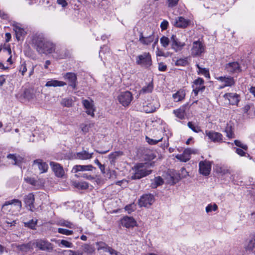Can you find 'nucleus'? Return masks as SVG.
<instances>
[{"instance_id": "nucleus-24", "label": "nucleus", "mask_w": 255, "mask_h": 255, "mask_svg": "<svg viewBox=\"0 0 255 255\" xmlns=\"http://www.w3.org/2000/svg\"><path fill=\"white\" fill-rule=\"evenodd\" d=\"M192 153L191 149H186L182 154H178L176 158L182 162H186L190 159V155Z\"/></svg>"}, {"instance_id": "nucleus-34", "label": "nucleus", "mask_w": 255, "mask_h": 255, "mask_svg": "<svg viewBox=\"0 0 255 255\" xmlns=\"http://www.w3.org/2000/svg\"><path fill=\"white\" fill-rule=\"evenodd\" d=\"M224 131L226 133V136L229 138L234 137V133L232 131V127L228 123H227V126L224 129Z\"/></svg>"}, {"instance_id": "nucleus-22", "label": "nucleus", "mask_w": 255, "mask_h": 255, "mask_svg": "<svg viewBox=\"0 0 255 255\" xmlns=\"http://www.w3.org/2000/svg\"><path fill=\"white\" fill-rule=\"evenodd\" d=\"M121 224L127 228H133L136 226V222L132 217H125L121 221Z\"/></svg>"}, {"instance_id": "nucleus-10", "label": "nucleus", "mask_w": 255, "mask_h": 255, "mask_svg": "<svg viewBox=\"0 0 255 255\" xmlns=\"http://www.w3.org/2000/svg\"><path fill=\"white\" fill-rule=\"evenodd\" d=\"M188 175V173L184 168H182L178 175L175 176L174 174L170 175L167 177V182L169 184H174L178 182L180 179L185 178Z\"/></svg>"}, {"instance_id": "nucleus-49", "label": "nucleus", "mask_w": 255, "mask_h": 255, "mask_svg": "<svg viewBox=\"0 0 255 255\" xmlns=\"http://www.w3.org/2000/svg\"><path fill=\"white\" fill-rule=\"evenodd\" d=\"M58 232L60 234L65 235L67 236L72 235L73 233V231L68 230L63 228H58Z\"/></svg>"}, {"instance_id": "nucleus-27", "label": "nucleus", "mask_w": 255, "mask_h": 255, "mask_svg": "<svg viewBox=\"0 0 255 255\" xmlns=\"http://www.w3.org/2000/svg\"><path fill=\"white\" fill-rule=\"evenodd\" d=\"M66 85V83L63 81H58L55 79H51L47 81L45 84L46 87H63Z\"/></svg>"}, {"instance_id": "nucleus-26", "label": "nucleus", "mask_w": 255, "mask_h": 255, "mask_svg": "<svg viewBox=\"0 0 255 255\" xmlns=\"http://www.w3.org/2000/svg\"><path fill=\"white\" fill-rule=\"evenodd\" d=\"M93 168L94 167L92 165H76L73 167L72 171L74 173H76L79 171H92Z\"/></svg>"}, {"instance_id": "nucleus-17", "label": "nucleus", "mask_w": 255, "mask_h": 255, "mask_svg": "<svg viewBox=\"0 0 255 255\" xmlns=\"http://www.w3.org/2000/svg\"><path fill=\"white\" fill-rule=\"evenodd\" d=\"M7 206H10V210L13 209L14 210L19 211L21 208V202L17 199L6 201L2 206V209H4Z\"/></svg>"}, {"instance_id": "nucleus-11", "label": "nucleus", "mask_w": 255, "mask_h": 255, "mask_svg": "<svg viewBox=\"0 0 255 255\" xmlns=\"http://www.w3.org/2000/svg\"><path fill=\"white\" fill-rule=\"evenodd\" d=\"M211 162L209 161H200L199 164L200 173L204 176L208 175L211 170Z\"/></svg>"}, {"instance_id": "nucleus-32", "label": "nucleus", "mask_w": 255, "mask_h": 255, "mask_svg": "<svg viewBox=\"0 0 255 255\" xmlns=\"http://www.w3.org/2000/svg\"><path fill=\"white\" fill-rule=\"evenodd\" d=\"M246 249L249 251H255V235L252 236L249 239Z\"/></svg>"}, {"instance_id": "nucleus-20", "label": "nucleus", "mask_w": 255, "mask_h": 255, "mask_svg": "<svg viewBox=\"0 0 255 255\" xmlns=\"http://www.w3.org/2000/svg\"><path fill=\"white\" fill-rule=\"evenodd\" d=\"M154 40V34L153 31H151L150 35L144 36L142 33H140L139 37V41L143 45H148L151 43Z\"/></svg>"}, {"instance_id": "nucleus-38", "label": "nucleus", "mask_w": 255, "mask_h": 255, "mask_svg": "<svg viewBox=\"0 0 255 255\" xmlns=\"http://www.w3.org/2000/svg\"><path fill=\"white\" fill-rule=\"evenodd\" d=\"M153 90V85L151 83H149L146 86L144 87L140 90V94H144L150 93Z\"/></svg>"}, {"instance_id": "nucleus-30", "label": "nucleus", "mask_w": 255, "mask_h": 255, "mask_svg": "<svg viewBox=\"0 0 255 255\" xmlns=\"http://www.w3.org/2000/svg\"><path fill=\"white\" fill-rule=\"evenodd\" d=\"M34 201V195L32 194H29L25 196L24 198V201L26 206L29 207V210L32 211L33 208V203Z\"/></svg>"}, {"instance_id": "nucleus-15", "label": "nucleus", "mask_w": 255, "mask_h": 255, "mask_svg": "<svg viewBox=\"0 0 255 255\" xmlns=\"http://www.w3.org/2000/svg\"><path fill=\"white\" fill-rule=\"evenodd\" d=\"M36 247L42 251L52 250L53 246L49 242L44 240H37L34 243Z\"/></svg>"}, {"instance_id": "nucleus-37", "label": "nucleus", "mask_w": 255, "mask_h": 255, "mask_svg": "<svg viewBox=\"0 0 255 255\" xmlns=\"http://www.w3.org/2000/svg\"><path fill=\"white\" fill-rule=\"evenodd\" d=\"M94 124L93 123H89L87 124H82L81 125V128L82 131L86 133L89 131L90 129L94 127Z\"/></svg>"}, {"instance_id": "nucleus-47", "label": "nucleus", "mask_w": 255, "mask_h": 255, "mask_svg": "<svg viewBox=\"0 0 255 255\" xmlns=\"http://www.w3.org/2000/svg\"><path fill=\"white\" fill-rule=\"evenodd\" d=\"M193 92L194 93L195 96H197L199 92H202L205 89V86L193 85Z\"/></svg>"}, {"instance_id": "nucleus-44", "label": "nucleus", "mask_w": 255, "mask_h": 255, "mask_svg": "<svg viewBox=\"0 0 255 255\" xmlns=\"http://www.w3.org/2000/svg\"><path fill=\"white\" fill-rule=\"evenodd\" d=\"M187 126L190 129L195 132L198 133L201 131L199 126L195 125L191 122L188 123Z\"/></svg>"}, {"instance_id": "nucleus-57", "label": "nucleus", "mask_w": 255, "mask_h": 255, "mask_svg": "<svg viewBox=\"0 0 255 255\" xmlns=\"http://www.w3.org/2000/svg\"><path fill=\"white\" fill-rule=\"evenodd\" d=\"M168 2V6L169 7H173L175 6L179 1V0H167Z\"/></svg>"}, {"instance_id": "nucleus-8", "label": "nucleus", "mask_w": 255, "mask_h": 255, "mask_svg": "<svg viewBox=\"0 0 255 255\" xmlns=\"http://www.w3.org/2000/svg\"><path fill=\"white\" fill-rule=\"evenodd\" d=\"M132 96L129 91L121 92L118 97L119 102L123 106H128L132 100Z\"/></svg>"}, {"instance_id": "nucleus-21", "label": "nucleus", "mask_w": 255, "mask_h": 255, "mask_svg": "<svg viewBox=\"0 0 255 255\" xmlns=\"http://www.w3.org/2000/svg\"><path fill=\"white\" fill-rule=\"evenodd\" d=\"M190 23V21L189 19H185L182 16H179L175 19L173 24L177 27L185 28L189 25Z\"/></svg>"}, {"instance_id": "nucleus-40", "label": "nucleus", "mask_w": 255, "mask_h": 255, "mask_svg": "<svg viewBox=\"0 0 255 255\" xmlns=\"http://www.w3.org/2000/svg\"><path fill=\"white\" fill-rule=\"evenodd\" d=\"M173 113L175 114L176 116L180 119H183L185 117V111L183 109H179L176 110H174Z\"/></svg>"}, {"instance_id": "nucleus-13", "label": "nucleus", "mask_w": 255, "mask_h": 255, "mask_svg": "<svg viewBox=\"0 0 255 255\" xmlns=\"http://www.w3.org/2000/svg\"><path fill=\"white\" fill-rule=\"evenodd\" d=\"M50 165L56 177L63 178L65 176V173L64 170L60 164L54 162H51Z\"/></svg>"}, {"instance_id": "nucleus-62", "label": "nucleus", "mask_w": 255, "mask_h": 255, "mask_svg": "<svg viewBox=\"0 0 255 255\" xmlns=\"http://www.w3.org/2000/svg\"><path fill=\"white\" fill-rule=\"evenodd\" d=\"M168 25V22L166 20H163L160 24L161 28L162 30H165L167 29Z\"/></svg>"}, {"instance_id": "nucleus-50", "label": "nucleus", "mask_w": 255, "mask_h": 255, "mask_svg": "<svg viewBox=\"0 0 255 255\" xmlns=\"http://www.w3.org/2000/svg\"><path fill=\"white\" fill-rule=\"evenodd\" d=\"M96 245L98 247V248H97L98 250H104V251H105V250H107V248L109 247L106 244H105V243H103V242L97 243Z\"/></svg>"}, {"instance_id": "nucleus-4", "label": "nucleus", "mask_w": 255, "mask_h": 255, "mask_svg": "<svg viewBox=\"0 0 255 255\" xmlns=\"http://www.w3.org/2000/svg\"><path fill=\"white\" fill-rule=\"evenodd\" d=\"M185 40L183 41L175 35H172L170 37L171 48L176 52L181 51L186 46V41L187 38H185Z\"/></svg>"}, {"instance_id": "nucleus-46", "label": "nucleus", "mask_w": 255, "mask_h": 255, "mask_svg": "<svg viewBox=\"0 0 255 255\" xmlns=\"http://www.w3.org/2000/svg\"><path fill=\"white\" fill-rule=\"evenodd\" d=\"M75 186L80 189H86L88 188L89 185L88 183L86 182H81L76 183Z\"/></svg>"}, {"instance_id": "nucleus-39", "label": "nucleus", "mask_w": 255, "mask_h": 255, "mask_svg": "<svg viewBox=\"0 0 255 255\" xmlns=\"http://www.w3.org/2000/svg\"><path fill=\"white\" fill-rule=\"evenodd\" d=\"M122 152L121 151H116L109 155V158L111 160V162H114L115 160L120 156L122 155Z\"/></svg>"}, {"instance_id": "nucleus-42", "label": "nucleus", "mask_w": 255, "mask_h": 255, "mask_svg": "<svg viewBox=\"0 0 255 255\" xmlns=\"http://www.w3.org/2000/svg\"><path fill=\"white\" fill-rule=\"evenodd\" d=\"M160 41L162 46L164 48H166L169 44L170 39L168 38L167 37L163 36L160 38Z\"/></svg>"}, {"instance_id": "nucleus-29", "label": "nucleus", "mask_w": 255, "mask_h": 255, "mask_svg": "<svg viewBox=\"0 0 255 255\" xmlns=\"http://www.w3.org/2000/svg\"><path fill=\"white\" fill-rule=\"evenodd\" d=\"M7 157L8 159H11V163L14 165L19 166L23 162V158L19 155H15V154H9L7 155Z\"/></svg>"}, {"instance_id": "nucleus-36", "label": "nucleus", "mask_w": 255, "mask_h": 255, "mask_svg": "<svg viewBox=\"0 0 255 255\" xmlns=\"http://www.w3.org/2000/svg\"><path fill=\"white\" fill-rule=\"evenodd\" d=\"M216 171L217 173L223 175L230 173V170L227 167L222 166H217L216 168Z\"/></svg>"}, {"instance_id": "nucleus-43", "label": "nucleus", "mask_w": 255, "mask_h": 255, "mask_svg": "<svg viewBox=\"0 0 255 255\" xmlns=\"http://www.w3.org/2000/svg\"><path fill=\"white\" fill-rule=\"evenodd\" d=\"M17 248L19 250L24 252H28V251L30 250L31 248L29 244L18 245L17 246Z\"/></svg>"}, {"instance_id": "nucleus-18", "label": "nucleus", "mask_w": 255, "mask_h": 255, "mask_svg": "<svg viewBox=\"0 0 255 255\" xmlns=\"http://www.w3.org/2000/svg\"><path fill=\"white\" fill-rule=\"evenodd\" d=\"M206 134L209 139L214 142L222 141L223 135L221 133L214 131H206Z\"/></svg>"}, {"instance_id": "nucleus-9", "label": "nucleus", "mask_w": 255, "mask_h": 255, "mask_svg": "<svg viewBox=\"0 0 255 255\" xmlns=\"http://www.w3.org/2000/svg\"><path fill=\"white\" fill-rule=\"evenodd\" d=\"M82 103L87 114L91 116L92 117H94V112L96 109L93 101L91 99H83Z\"/></svg>"}, {"instance_id": "nucleus-52", "label": "nucleus", "mask_w": 255, "mask_h": 255, "mask_svg": "<svg viewBox=\"0 0 255 255\" xmlns=\"http://www.w3.org/2000/svg\"><path fill=\"white\" fill-rule=\"evenodd\" d=\"M59 225L60 226H65L69 228H74V225L72 223L67 221L60 222L59 223Z\"/></svg>"}, {"instance_id": "nucleus-58", "label": "nucleus", "mask_w": 255, "mask_h": 255, "mask_svg": "<svg viewBox=\"0 0 255 255\" xmlns=\"http://www.w3.org/2000/svg\"><path fill=\"white\" fill-rule=\"evenodd\" d=\"M60 244L64 247L66 248H72V244L67 241L62 240L61 241Z\"/></svg>"}, {"instance_id": "nucleus-7", "label": "nucleus", "mask_w": 255, "mask_h": 255, "mask_svg": "<svg viewBox=\"0 0 255 255\" xmlns=\"http://www.w3.org/2000/svg\"><path fill=\"white\" fill-rule=\"evenodd\" d=\"M216 79L222 83L219 87V89H222L226 87H232L235 85L236 81L234 78L231 76H220Z\"/></svg>"}, {"instance_id": "nucleus-14", "label": "nucleus", "mask_w": 255, "mask_h": 255, "mask_svg": "<svg viewBox=\"0 0 255 255\" xmlns=\"http://www.w3.org/2000/svg\"><path fill=\"white\" fill-rule=\"evenodd\" d=\"M225 70L228 73L231 74L239 73L241 71L240 64L237 62H230L226 64Z\"/></svg>"}, {"instance_id": "nucleus-55", "label": "nucleus", "mask_w": 255, "mask_h": 255, "mask_svg": "<svg viewBox=\"0 0 255 255\" xmlns=\"http://www.w3.org/2000/svg\"><path fill=\"white\" fill-rule=\"evenodd\" d=\"M146 139L147 141V142L150 144H155L157 143L158 142L161 141L162 140V138H160L158 139H151L148 137H146Z\"/></svg>"}, {"instance_id": "nucleus-61", "label": "nucleus", "mask_w": 255, "mask_h": 255, "mask_svg": "<svg viewBox=\"0 0 255 255\" xmlns=\"http://www.w3.org/2000/svg\"><path fill=\"white\" fill-rule=\"evenodd\" d=\"M236 149V153L241 156H245L246 152L244 149L240 148H235Z\"/></svg>"}, {"instance_id": "nucleus-1", "label": "nucleus", "mask_w": 255, "mask_h": 255, "mask_svg": "<svg viewBox=\"0 0 255 255\" xmlns=\"http://www.w3.org/2000/svg\"><path fill=\"white\" fill-rule=\"evenodd\" d=\"M32 44L39 54H48L55 50V45L40 35H35L33 36Z\"/></svg>"}, {"instance_id": "nucleus-59", "label": "nucleus", "mask_w": 255, "mask_h": 255, "mask_svg": "<svg viewBox=\"0 0 255 255\" xmlns=\"http://www.w3.org/2000/svg\"><path fill=\"white\" fill-rule=\"evenodd\" d=\"M204 81L202 79L199 78L194 82V86H203Z\"/></svg>"}, {"instance_id": "nucleus-64", "label": "nucleus", "mask_w": 255, "mask_h": 255, "mask_svg": "<svg viewBox=\"0 0 255 255\" xmlns=\"http://www.w3.org/2000/svg\"><path fill=\"white\" fill-rule=\"evenodd\" d=\"M167 68L166 65H164L163 63H160L158 64V69L161 71H164Z\"/></svg>"}, {"instance_id": "nucleus-23", "label": "nucleus", "mask_w": 255, "mask_h": 255, "mask_svg": "<svg viewBox=\"0 0 255 255\" xmlns=\"http://www.w3.org/2000/svg\"><path fill=\"white\" fill-rule=\"evenodd\" d=\"M32 166L35 168H37L41 173L46 172L48 168V165L40 159L35 160Z\"/></svg>"}, {"instance_id": "nucleus-12", "label": "nucleus", "mask_w": 255, "mask_h": 255, "mask_svg": "<svg viewBox=\"0 0 255 255\" xmlns=\"http://www.w3.org/2000/svg\"><path fill=\"white\" fill-rule=\"evenodd\" d=\"M154 201L152 195L145 194L142 196L139 200L138 204L140 207H148L152 204Z\"/></svg>"}, {"instance_id": "nucleus-5", "label": "nucleus", "mask_w": 255, "mask_h": 255, "mask_svg": "<svg viewBox=\"0 0 255 255\" xmlns=\"http://www.w3.org/2000/svg\"><path fill=\"white\" fill-rule=\"evenodd\" d=\"M160 107V104L157 99H152L147 100L143 105V111L146 113L154 112Z\"/></svg>"}, {"instance_id": "nucleus-6", "label": "nucleus", "mask_w": 255, "mask_h": 255, "mask_svg": "<svg viewBox=\"0 0 255 255\" xmlns=\"http://www.w3.org/2000/svg\"><path fill=\"white\" fill-rule=\"evenodd\" d=\"M205 51V46L199 40L193 42L191 49V54L193 57L200 56Z\"/></svg>"}, {"instance_id": "nucleus-45", "label": "nucleus", "mask_w": 255, "mask_h": 255, "mask_svg": "<svg viewBox=\"0 0 255 255\" xmlns=\"http://www.w3.org/2000/svg\"><path fill=\"white\" fill-rule=\"evenodd\" d=\"M61 103L65 107H70L72 106L73 102L71 99H64L62 100Z\"/></svg>"}, {"instance_id": "nucleus-41", "label": "nucleus", "mask_w": 255, "mask_h": 255, "mask_svg": "<svg viewBox=\"0 0 255 255\" xmlns=\"http://www.w3.org/2000/svg\"><path fill=\"white\" fill-rule=\"evenodd\" d=\"M83 251L88 254H92L95 252V249L92 246L86 244L83 246Z\"/></svg>"}, {"instance_id": "nucleus-33", "label": "nucleus", "mask_w": 255, "mask_h": 255, "mask_svg": "<svg viewBox=\"0 0 255 255\" xmlns=\"http://www.w3.org/2000/svg\"><path fill=\"white\" fill-rule=\"evenodd\" d=\"M163 182V180L161 177H156L151 181V187L152 188H156L158 186L162 185Z\"/></svg>"}, {"instance_id": "nucleus-54", "label": "nucleus", "mask_w": 255, "mask_h": 255, "mask_svg": "<svg viewBox=\"0 0 255 255\" xmlns=\"http://www.w3.org/2000/svg\"><path fill=\"white\" fill-rule=\"evenodd\" d=\"M235 144L238 147L244 149L245 150H247L248 149V146L247 145L243 144L242 142L238 140H234Z\"/></svg>"}, {"instance_id": "nucleus-16", "label": "nucleus", "mask_w": 255, "mask_h": 255, "mask_svg": "<svg viewBox=\"0 0 255 255\" xmlns=\"http://www.w3.org/2000/svg\"><path fill=\"white\" fill-rule=\"evenodd\" d=\"M225 99L228 100L229 103L232 105H238L240 101V96L237 93H229L224 95Z\"/></svg>"}, {"instance_id": "nucleus-35", "label": "nucleus", "mask_w": 255, "mask_h": 255, "mask_svg": "<svg viewBox=\"0 0 255 255\" xmlns=\"http://www.w3.org/2000/svg\"><path fill=\"white\" fill-rule=\"evenodd\" d=\"M196 66L199 70L197 72L198 74L203 75L206 77H210L209 72L207 69L201 67L198 64H196Z\"/></svg>"}, {"instance_id": "nucleus-28", "label": "nucleus", "mask_w": 255, "mask_h": 255, "mask_svg": "<svg viewBox=\"0 0 255 255\" xmlns=\"http://www.w3.org/2000/svg\"><path fill=\"white\" fill-rule=\"evenodd\" d=\"M13 30L15 31L16 38L18 40H20L26 34L24 29L18 25H14Z\"/></svg>"}, {"instance_id": "nucleus-51", "label": "nucleus", "mask_w": 255, "mask_h": 255, "mask_svg": "<svg viewBox=\"0 0 255 255\" xmlns=\"http://www.w3.org/2000/svg\"><path fill=\"white\" fill-rule=\"evenodd\" d=\"M218 206L216 204H214L213 205L209 204L206 208V211L208 213L211 212L212 211H215L217 210Z\"/></svg>"}, {"instance_id": "nucleus-19", "label": "nucleus", "mask_w": 255, "mask_h": 255, "mask_svg": "<svg viewBox=\"0 0 255 255\" xmlns=\"http://www.w3.org/2000/svg\"><path fill=\"white\" fill-rule=\"evenodd\" d=\"M65 80L68 81L69 86L75 89L77 86V76L74 73L68 72L63 76Z\"/></svg>"}, {"instance_id": "nucleus-31", "label": "nucleus", "mask_w": 255, "mask_h": 255, "mask_svg": "<svg viewBox=\"0 0 255 255\" xmlns=\"http://www.w3.org/2000/svg\"><path fill=\"white\" fill-rule=\"evenodd\" d=\"M185 93L183 90H179L176 93L173 94L172 98L176 102L182 101L184 99Z\"/></svg>"}, {"instance_id": "nucleus-60", "label": "nucleus", "mask_w": 255, "mask_h": 255, "mask_svg": "<svg viewBox=\"0 0 255 255\" xmlns=\"http://www.w3.org/2000/svg\"><path fill=\"white\" fill-rule=\"evenodd\" d=\"M105 252L109 253L111 255H118V252L109 246Z\"/></svg>"}, {"instance_id": "nucleus-53", "label": "nucleus", "mask_w": 255, "mask_h": 255, "mask_svg": "<svg viewBox=\"0 0 255 255\" xmlns=\"http://www.w3.org/2000/svg\"><path fill=\"white\" fill-rule=\"evenodd\" d=\"M37 221H34L33 219L30 220L29 222H25L24 225L25 227H29L31 229H34L35 227Z\"/></svg>"}, {"instance_id": "nucleus-3", "label": "nucleus", "mask_w": 255, "mask_h": 255, "mask_svg": "<svg viewBox=\"0 0 255 255\" xmlns=\"http://www.w3.org/2000/svg\"><path fill=\"white\" fill-rule=\"evenodd\" d=\"M136 64L141 67L147 68L152 65V58L149 52H143L136 57Z\"/></svg>"}, {"instance_id": "nucleus-2", "label": "nucleus", "mask_w": 255, "mask_h": 255, "mask_svg": "<svg viewBox=\"0 0 255 255\" xmlns=\"http://www.w3.org/2000/svg\"><path fill=\"white\" fill-rule=\"evenodd\" d=\"M149 164L147 163H140L132 168V179H139L151 173V170L147 169Z\"/></svg>"}, {"instance_id": "nucleus-56", "label": "nucleus", "mask_w": 255, "mask_h": 255, "mask_svg": "<svg viewBox=\"0 0 255 255\" xmlns=\"http://www.w3.org/2000/svg\"><path fill=\"white\" fill-rule=\"evenodd\" d=\"M26 71V64L24 62L21 64L19 67V72L21 73L22 75H24Z\"/></svg>"}, {"instance_id": "nucleus-63", "label": "nucleus", "mask_w": 255, "mask_h": 255, "mask_svg": "<svg viewBox=\"0 0 255 255\" xmlns=\"http://www.w3.org/2000/svg\"><path fill=\"white\" fill-rule=\"evenodd\" d=\"M156 55L157 56L166 57L164 52L158 48H157V50L156 51Z\"/></svg>"}, {"instance_id": "nucleus-25", "label": "nucleus", "mask_w": 255, "mask_h": 255, "mask_svg": "<svg viewBox=\"0 0 255 255\" xmlns=\"http://www.w3.org/2000/svg\"><path fill=\"white\" fill-rule=\"evenodd\" d=\"M93 153H89L86 150L77 152L75 155L76 158L79 160H88L93 157Z\"/></svg>"}, {"instance_id": "nucleus-48", "label": "nucleus", "mask_w": 255, "mask_h": 255, "mask_svg": "<svg viewBox=\"0 0 255 255\" xmlns=\"http://www.w3.org/2000/svg\"><path fill=\"white\" fill-rule=\"evenodd\" d=\"M188 62L187 58H181L179 59H178L175 62V65L176 66H184L187 64Z\"/></svg>"}]
</instances>
